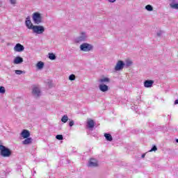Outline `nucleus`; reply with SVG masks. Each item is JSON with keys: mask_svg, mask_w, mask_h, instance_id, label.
Wrapping results in <instances>:
<instances>
[{"mask_svg": "<svg viewBox=\"0 0 178 178\" xmlns=\"http://www.w3.org/2000/svg\"><path fill=\"white\" fill-rule=\"evenodd\" d=\"M0 155L1 156H3V158H9V156H10V155H12V151L2 145V142L0 141Z\"/></svg>", "mask_w": 178, "mask_h": 178, "instance_id": "nucleus-1", "label": "nucleus"}, {"mask_svg": "<svg viewBox=\"0 0 178 178\" xmlns=\"http://www.w3.org/2000/svg\"><path fill=\"white\" fill-rule=\"evenodd\" d=\"M88 40V35L85 31H81L79 33V35L74 39V42L79 44L80 42H84Z\"/></svg>", "mask_w": 178, "mask_h": 178, "instance_id": "nucleus-2", "label": "nucleus"}, {"mask_svg": "<svg viewBox=\"0 0 178 178\" xmlns=\"http://www.w3.org/2000/svg\"><path fill=\"white\" fill-rule=\"evenodd\" d=\"M80 51L83 52H90V51H92L94 49V46L90 43L84 42L79 47Z\"/></svg>", "mask_w": 178, "mask_h": 178, "instance_id": "nucleus-3", "label": "nucleus"}, {"mask_svg": "<svg viewBox=\"0 0 178 178\" xmlns=\"http://www.w3.org/2000/svg\"><path fill=\"white\" fill-rule=\"evenodd\" d=\"M33 22L35 24L42 23V17L40 13H34L32 15Z\"/></svg>", "mask_w": 178, "mask_h": 178, "instance_id": "nucleus-4", "label": "nucleus"}, {"mask_svg": "<svg viewBox=\"0 0 178 178\" xmlns=\"http://www.w3.org/2000/svg\"><path fill=\"white\" fill-rule=\"evenodd\" d=\"M32 30L35 34H42L45 31V28L43 26L35 25L33 26Z\"/></svg>", "mask_w": 178, "mask_h": 178, "instance_id": "nucleus-5", "label": "nucleus"}, {"mask_svg": "<svg viewBox=\"0 0 178 178\" xmlns=\"http://www.w3.org/2000/svg\"><path fill=\"white\" fill-rule=\"evenodd\" d=\"M126 67V63L122 60H118L114 67V70L115 72H120V70H123V69Z\"/></svg>", "mask_w": 178, "mask_h": 178, "instance_id": "nucleus-6", "label": "nucleus"}, {"mask_svg": "<svg viewBox=\"0 0 178 178\" xmlns=\"http://www.w3.org/2000/svg\"><path fill=\"white\" fill-rule=\"evenodd\" d=\"M32 95L35 98H38V97H41V90L40 89V88L34 86L32 89Z\"/></svg>", "mask_w": 178, "mask_h": 178, "instance_id": "nucleus-7", "label": "nucleus"}, {"mask_svg": "<svg viewBox=\"0 0 178 178\" xmlns=\"http://www.w3.org/2000/svg\"><path fill=\"white\" fill-rule=\"evenodd\" d=\"M14 51L15 52H23L24 51V46H23L20 43L16 44V45L14 47Z\"/></svg>", "mask_w": 178, "mask_h": 178, "instance_id": "nucleus-8", "label": "nucleus"}, {"mask_svg": "<svg viewBox=\"0 0 178 178\" xmlns=\"http://www.w3.org/2000/svg\"><path fill=\"white\" fill-rule=\"evenodd\" d=\"M25 25L27 27V29H29V30H32L33 26L34 25H33V23H31V20L30 19V16H28L26 18Z\"/></svg>", "mask_w": 178, "mask_h": 178, "instance_id": "nucleus-9", "label": "nucleus"}, {"mask_svg": "<svg viewBox=\"0 0 178 178\" xmlns=\"http://www.w3.org/2000/svg\"><path fill=\"white\" fill-rule=\"evenodd\" d=\"M88 166L89 168H97L98 166V162L97 160L91 159L88 162Z\"/></svg>", "mask_w": 178, "mask_h": 178, "instance_id": "nucleus-10", "label": "nucleus"}, {"mask_svg": "<svg viewBox=\"0 0 178 178\" xmlns=\"http://www.w3.org/2000/svg\"><path fill=\"white\" fill-rule=\"evenodd\" d=\"M170 7L172 9L178 10V1L177 0H170Z\"/></svg>", "mask_w": 178, "mask_h": 178, "instance_id": "nucleus-11", "label": "nucleus"}, {"mask_svg": "<svg viewBox=\"0 0 178 178\" xmlns=\"http://www.w3.org/2000/svg\"><path fill=\"white\" fill-rule=\"evenodd\" d=\"M99 89L100 90V91H102V92H106V91L109 90V86L106 84L102 83L99 85Z\"/></svg>", "mask_w": 178, "mask_h": 178, "instance_id": "nucleus-12", "label": "nucleus"}, {"mask_svg": "<svg viewBox=\"0 0 178 178\" xmlns=\"http://www.w3.org/2000/svg\"><path fill=\"white\" fill-rule=\"evenodd\" d=\"M20 135L23 138H30V131L29 130L24 129L21 132Z\"/></svg>", "mask_w": 178, "mask_h": 178, "instance_id": "nucleus-13", "label": "nucleus"}, {"mask_svg": "<svg viewBox=\"0 0 178 178\" xmlns=\"http://www.w3.org/2000/svg\"><path fill=\"white\" fill-rule=\"evenodd\" d=\"M152 84H154V81L146 80L144 82V87H145V88H151V87H152Z\"/></svg>", "mask_w": 178, "mask_h": 178, "instance_id": "nucleus-14", "label": "nucleus"}, {"mask_svg": "<svg viewBox=\"0 0 178 178\" xmlns=\"http://www.w3.org/2000/svg\"><path fill=\"white\" fill-rule=\"evenodd\" d=\"M20 63H23V58L20 56H17L13 60L14 65H20Z\"/></svg>", "mask_w": 178, "mask_h": 178, "instance_id": "nucleus-15", "label": "nucleus"}, {"mask_svg": "<svg viewBox=\"0 0 178 178\" xmlns=\"http://www.w3.org/2000/svg\"><path fill=\"white\" fill-rule=\"evenodd\" d=\"M24 145H30L33 144V139L31 138H25V140L22 141Z\"/></svg>", "mask_w": 178, "mask_h": 178, "instance_id": "nucleus-16", "label": "nucleus"}, {"mask_svg": "<svg viewBox=\"0 0 178 178\" xmlns=\"http://www.w3.org/2000/svg\"><path fill=\"white\" fill-rule=\"evenodd\" d=\"M95 126V122L92 120H88L87 122V127L88 129H94Z\"/></svg>", "mask_w": 178, "mask_h": 178, "instance_id": "nucleus-17", "label": "nucleus"}, {"mask_svg": "<svg viewBox=\"0 0 178 178\" xmlns=\"http://www.w3.org/2000/svg\"><path fill=\"white\" fill-rule=\"evenodd\" d=\"M36 67H37V69H38V70H42V69H44V62L39 61L36 64Z\"/></svg>", "mask_w": 178, "mask_h": 178, "instance_id": "nucleus-18", "label": "nucleus"}, {"mask_svg": "<svg viewBox=\"0 0 178 178\" xmlns=\"http://www.w3.org/2000/svg\"><path fill=\"white\" fill-rule=\"evenodd\" d=\"M104 137L107 141H113V138H112V135L111 134H104Z\"/></svg>", "mask_w": 178, "mask_h": 178, "instance_id": "nucleus-19", "label": "nucleus"}, {"mask_svg": "<svg viewBox=\"0 0 178 178\" xmlns=\"http://www.w3.org/2000/svg\"><path fill=\"white\" fill-rule=\"evenodd\" d=\"M99 83H109V81H111V79H109V78L106 77V78H103L99 80Z\"/></svg>", "mask_w": 178, "mask_h": 178, "instance_id": "nucleus-20", "label": "nucleus"}, {"mask_svg": "<svg viewBox=\"0 0 178 178\" xmlns=\"http://www.w3.org/2000/svg\"><path fill=\"white\" fill-rule=\"evenodd\" d=\"M145 9H146V10H148V12H152L154 10V8L152 7V6L151 5H147L145 7Z\"/></svg>", "mask_w": 178, "mask_h": 178, "instance_id": "nucleus-21", "label": "nucleus"}, {"mask_svg": "<svg viewBox=\"0 0 178 178\" xmlns=\"http://www.w3.org/2000/svg\"><path fill=\"white\" fill-rule=\"evenodd\" d=\"M67 120H69L67 115H63L61 118V122H63V123H67Z\"/></svg>", "mask_w": 178, "mask_h": 178, "instance_id": "nucleus-22", "label": "nucleus"}, {"mask_svg": "<svg viewBox=\"0 0 178 178\" xmlns=\"http://www.w3.org/2000/svg\"><path fill=\"white\" fill-rule=\"evenodd\" d=\"M49 58L51 59V60H55V59H56V56L53 53L49 54Z\"/></svg>", "mask_w": 178, "mask_h": 178, "instance_id": "nucleus-23", "label": "nucleus"}, {"mask_svg": "<svg viewBox=\"0 0 178 178\" xmlns=\"http://www.w3.org/2000/svg\"><path fill=\"white\" fill-rule=\"evenodd\" d=\"M69 80H70L71 81L76 80V75L75 74L70 75Z\"/></svg>", "mask_w": 178, "mask_h": 178, "instance_id": "nucleus-24", "label": "nucleus"}, {"mask_svg": "<svg viewBox=\"0 0 178 178\" xmlns=\"http://www.w3.org/2000/svg\"><path fill=\"white\" fill-rule=\"evenodd\" d=\"M6 91L5 87L0 86V94H5Z\"/></svg>", "mask_w": 178, "mask_h": 178, "instance_id": "nucleus-25", "label": "nucleus"}, {"mask_svg": "<svg viewBox=\"0 0 178 178\" xmlns=\"http://www.w3.org/2000/svg\"><path fill=\"white\" fill-rule=\"evenodd\" d=\"M56 140H59L60 141V140H63V136L57 135V136H56Z\"/></svg>", "mask_w": 178, "mask_h": 178, "instance_id": "nucleus-26", "label": "nucleus"}, {"mask_svg": "<svg viewBox=\"0 0 178 178\" xmlns=\"http://www.w3.org/2000/svg\"><path fill=\"white\" fill-rule=\"evenodd\" d=\"M131 63H133L131 61L127 60V61L126 62V63H125V66H126L127 67H129L131 66Z\"/></svg>", "mask_w": 178, "mask_h": 178, "instance_id": "nucleus-27", "label": "nucleus"}, {"mask_svg": "<svg viewBox=\"0 0 178 178\" xmlns=\"http://www.w3.org/2000/svg\"><path fill=\"white\" fill-rule=\"evenodd\" d=\"M158 148L156 147V145H153V147H152V149L149 151V152H152L153 151H157Z\"/></svg>", "mask_w": 178, "mask_h": 178, "instance_id": "nucleus-28", "label": "nucleus"}, {"mask_svg": "<svg viewBox=\"0 0 178 178\" xmlns=\"http://www.w3.org/2000/svg\"><path fill=\"white\" fill-rule=\"evenodd\" d=\"M15 72V74H23V71L19 70H16Z\"/></svg>", "mask_w": 178, "mask_h": 178, "instance_id": "nucleus-29", "label": "nucleus"}, {"mask_svg": "<svg viewBox=\"0 0 178 178\" xmlns=\"http://www.w3.org/2000/svg\"><path fill=\"white\" fill-rule=\"evenodd\" d=\"M69 126H70V127H72V126H74V121H73V120H72L70 122Z\"/></svg>", "mask_w": 178, "mask_h": 178, "instance_id": "nucleus-30", "label": "nucleus"}, {"mask_svg": "<svg viewBox=\"0 0 178 178\" xmlns=\"http://www.w3.org/2000/svg\"><path fill=\"white\" fill-rule=\"evenodd\" d=\"M11 5H16V0H10Z\"/></svg>", "mask_w": 178, "mask_h": 178, "instance_id": "nucleus-31", "label": "nucleus"}, {"mask_svg": "<svg viewBox=\"0 0 178 178\" xmlns=\"http://www.w3.org/2000/svg\"><path fill=\"white\" fill-rule=\"evenodd\" d=\"M156 35L157 37H161V35H162V31H159V32H157Z\"/></svg>", "mask_w": 178, "mask_h": 178, "instance_id": "nucleus-32", "label": "nucleus"}, {"mask_svg": "<svg viewBox=\"0 0 178 178\" xmlns=\"http://www.w3.org/2000/svg\"><path fill=\"white\" fill-rule=\"evenodd\" d=\"M111 3H114V2H116V0H108Z\"/></svg>", "mask_w": 178, "mask_h": 178, "instance_id": "nucleus-33", "label": "nucleus"}, {"mask_svg": "<svg viewBox=\"0 0 178 178\" xmlns=\"http://www.w3.org/2000/svg\"><path fill=\"white\" fill-rule=\"evenodd\" d=\"M175 105H178V99L175 101Z\"/></svg>", "mask_w": 178, "mask_h": 178, "instance_id": "nucleus-34", "label": "nucleus"}, {"mask_svg": "<svg viewBox=\"0 0 178 178\" xmlns=\"http://www.w3.org/2000/svg\"><path fill=\"white\" fill-rule=\"evenodd\" d=\"M142 158H145V154H142Z\"/></svg>", "mask_w": 178, "mask_h": 178, "instance_id": "nucleus-35", "label": "nucleus"}, {"mask_svg": "<svg viewBox=\"0 0 178 178\" xmlns=\"http://www.w3.org/2000/svg\"><path fill=\"white\" fill-rule=\"evenodd\" d=\"M176 143H178V138H177V139H176Z\"/></svg>", "mask_w": 178, "mask_h": 178, "instance_id": "nucleus-36", "label": "nucleus"}]
</instances>
